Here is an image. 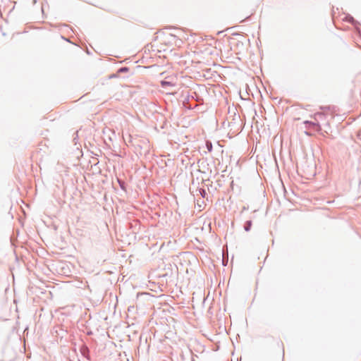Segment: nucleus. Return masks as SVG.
Listing matches in <instances>:
<instances>
[{
	"instance_id": "nucleus-8",
	"label": "nucleus",
	"mask_w": 361,
	"mask_h": 361,
	"mask_svg": "<svg viewBox=\"0 0 361 361\" xmlns=\"http://www.w3.org/2000/svg\"><path fill=\"white\" fill-rule=\"evenodd\" d=\"M128 71H129V68L128 67L123 66V67L120 68L117 71V73L120 74V73H127V72H128Z\"/></svg>"
},
{
	"instance_id": "nucleus-11",
	"label": "nucleus",
	"mask_w": 361,
	"mask_h": 361,
	"mask_svg": "<svg viewBox=\"0 0 361 361\" xmlns=\"http://www.w3.org/2000/svg\"><path fill=\"white\" fill-rule=\"evenodd\" d=\"M348 20L353 25H356L357 23V21L352 16H349Z\"/></svg>"
},
{
	"instance_id": "nucleus-1",
	"label": "nucleus",
	"mask_w": 361,
	"mask_h": 361,
	"mask_svg": "<svg viewBox=\"0 0 361 361\" xmlns=\"http://www.w3.org/2000/svg\"><path fill=\"white\" fill-rule=\"evenodd\" d=\"M80 352L87 360H90V349L87 345L82 344L80 347Z\"/></svg>"
},
{
	"instance_id": "nucleus-2",
	"label": "nucleus",
	"mask_w": 361,
	"mask_h": 361,
	"mask_svg": "<svg viewBox=\"0 0 361 361\" xmlns=\"http://www.w3.org/2000/svg\"><path fill=\"white\" fill-rule=\"evenodd\" d=\"M304 123L306 125V126L309 128L315 130H319L321 129V126L318 123H314L310 121H305Z\"/></svg>"
},
{
	"instance_id": "nucleus-3",
	"label": "nucleus",
	"mask_w": 361,
	"mask_h": 361,
	"mask_svg": "<svg viewBox=\"0 0 361 361\" xmlns=\"http://www.w3.org/2000/svg\"><path fill=\"white\" fill-rule=\"evenodd\" d=\"M161 85L163 88H167L169 87H174L175 84L171 81L164 80L161 81Z\"/></svg>"
},
{
	"instance_id": "nucleus-7",
	"label": "nucleus",
	"mask_w": 361,
	"mask_h": 361,
	"mask_svg": "<svg viewBox=\"0 0 361 361\" xmlns=\"http://www.w3.org/2000/svg\"><path fill=\"white\" fill-rule=\"evenodd\" d=\"M205 145H206V148L208 150V152H211L212 151V149H213V146H212V142L209 141V140H207L206 143H205Z\"/></svg>"
},
{
	"instance_id": "nucleus-5",
	"label": "nucleus",
	"mask_w": 361,
	"mask_h": 361,
	"mask_svg": "<svg viewBox=\"0 0 361 361\" xmlns=\"http://www.w3.org/2000/svg\"><path fill=\"white\" fill-rule=\"evenodd\" d=\"M252 225L251 220L246 221L244 224V229L245 231H250Z\"/></svg>"
},
{
	"instance_id": "nucleus-10",
	"label": "nucleus",
	"mask_w": 361,
	"mask_h": 361,
	"mask_svg": "<svg viewBox=\"0 0 361 361\" xmlns=\"http://www.w3.org/2000/svg\"><path fill=\"white\" fill-rule=\"evenodd\" d=\"M199 192V194L203 197L204 198L207 195V192H206V190L204 189V188H199L197 190Z\"/></svg>"
},
{
	"instance_id": "nucleus-6",
	"label": "nucleus",
	"mask_w": 361,
	"mask_h": 361,
	"mask_svg": "<svg viewBox=\"0 0 361 361\" xmlns=\"http://www.w3.org/2000/svg\"><path fill=\"white\" fill-rule=\"evenodd\" d=\"M238 122H241V119H240V116H236L235 115L234 116V118H233L232 121L229 122V126H234L236 123H238Z\"/></svg>"
},
{
	"instance_id": "nucleus-9",
	"label": "nucleus",
	"mask_w": 361,
	"mask_h": 361,
	"mask_svg": "<svg viewBox=\"0 0 361 361\" xmlns=\"http://www.w3.org/2000/svg\"><path fill=\"white\" fill-rule=\"evenodd\" d=\"M118 183L119 184L120 188L123 190L126 191V183H125V181H123V180H122L121 179H118Z\"/></svg>"
},
{
	"instance_id": "nucleus-4",
	"label": "nucleus",
	"mask_w": 361,
	"mask_h": 361,
	"mask_svg": "<svg viewBox=\"0 0 361 361\" xmlns=\"http://www.w3.org/2000/svg\"><path fill=\"white\" fill-rule=\"evenodd\" d=\"M192 94L194 95H191L190 96L192 99H195L199 104H202L203 103V99L202 98H200L199 97V95L196 92H192Z\"/></svg>"
},
{
	"instance_id": "nucleus-12",
	"label": "nucleus",
	"mask_w": 361,
	"mask_h": 361,
	"mask_svg": "<svg viewBox=\"0 0 361 361\" xmlns=\"http://www.w3.org/2000/svg\"><path fill=\"white\" fill-rule=\"evenodd\" d=\"M314 116H315V117H319L320 118V117L323 116L324 114L322 113H321V112H318V113L315 114Z\"/></svg>"
}]
</instances>
